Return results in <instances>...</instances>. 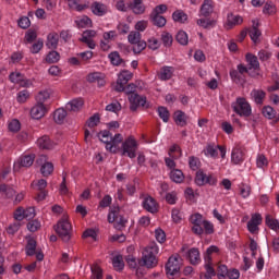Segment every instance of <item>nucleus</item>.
<instances>
[{
    "label": "nucleus",
    "mask_w": 279,
    "mask_h": 279,
    "mask_svg": "<svg viewBox=\"0 0 279 279\" xmlns=\"http://www.w3.org/2000/svg\"><path fill=\"white\" fill-rule=\"evenodd\" d=\"M59 40H60V35H58V33H50L47 36L46 47L48 49H58Z\"/></svg>",
    "instance_id": "obj_31"
},
{
    "label": "nucleus",
    "mask_w": 279,
    "mask_h": 279,
    "mask_svg": "<svg viewBox=\"0 0 279 279\" xmlns=\"http://www.w3.org/2000/svg\"><path fill=\"white\" fill-rule=\"evenodd\" d=\"M138 150V142H136L132 136L128 137L122 143V156H128V158H136V151Z\"/></svg>",
    "instance_id": "obj_6"
},
{
    "label": "nucleus",
    "mask_w": 279,
    "mask_h": 279,
    "mask_svg": "<svg viewBox=\"0 0 279 279\" xmlns=\"http://www.w3.org/2000/svg\"><path fill=\"white\" fill-rule=\"evenodd\" d=\"M36 240L33 238L27 240V244L25 246L26 256H34L36 255Z\"/></svg>",
    "instance_id": "obj_43"
},
{
    "label": "nucleus",
    "mask_w": 279,
    "mask_h": 279,
    "mask_svg": "<svg viewBox=\"0 0 279 279\" xmlns=\"http://www.w3.org/2000/svg\"><path fill=\"white\" fill-rule=\"evenodd\" d=\"M196 25L203 27V29H209V27L215 26V20H211L209 17H202L196 21Z\"/></svg>",
    "instance_id": "obj_44"
},
{
    "label": "nucleus",
    "mask_w": 279,
    "mask_h": 279,
    "mask_svg": "<svg viewBox=\"0 0 279 279\" xmlns=\"http://www.w3.org/2000/svg\"><path fill=\"white\" fill-rule=\"evenodd\" d=\"M128 40L131 45H136V43H141V33L138 31H133L129 34Z\"/></svg>",
    "instance_id": "obj_53"
},
{
    "label": "nucleus",
    "mask_w": 279,
    "mask_h": 279,
    "mask_svg": "<svg viewBox=\"0 0 279 279\" xmlns=\"http://www.w3.org/2000/svg\"><path fill=\"white\" fill-rule=\"evenodd\" d=\"M133 52L134 53H141L142 51H145L147 49V43L144 40L137 41L136 44H133Z\"/></svg>",
    "instance_id": "obj_59"
},
{
    "label": "nucleus",
    "mask_w": 279,
    "mask_h": 279,
    "mask_svg": "<svg viewBox=\"0 0 279 279\" xmlns=\"http://www.w3.org/2000/svg\"><path fill=\"white\" fill-rule=\"evenodd\" d=\"M83 106H84V99L74 98L65 105V110H68V112H80Z\"/></svg>",
    "instance_id": "obj_22"
},
{
    "label": "nucleus",
    "mask_w": 279,
    "mask_h": 279,
    "mask_svg": "<svg viewBox=\"0 0 279 279\" xmlns=\"http://www.w3.org/2000/svg\"><path fill=\"white\" fill-rule=\"evenodd\" d=\"M248 36L253 43H258V38H260V29L258 28H251L248 29Z\"/></svg>",
    "instance_id": "obj_62"
},
{
    "label": "nucleus",
    "mask_w": 279,
    "mask_h": 279,
    "mask_svg": "<svg viewBox=\"0 0 279 279\" xmlns=\"http://www.w3.org/2000/svg\"><path fill=\"white\" fill-rule=\"evenodd\" d=\"M129 8L134 14H145V4H143V0H131L129 2Z\"/></svg>",
    "instance_id": "obj_26"
},
{
    "label": "nucleus",
    "mask_w": 279,
    "mask_h": 279,
    "mask_svg": "<svg viewBox=\"0 0 279 279\" xmlns=\"http://www.w3.org/2000/svg\"><path fill=\"white\" fill-rule=\"evenodd\" d=\"M214 12H215V1L204 0L199 9V16H203L204 19H209V16H213Z\"/></svg>",
    "instance_id": "obj_14"
},
{
    "label": "nucleus",
    "mask_w": 279,
    "mask_h": 279,
    "mask_svg": "<svg viewBox=\"0 0 279 279\" xmlns=\"http://www.w3.org/2000/svg\"><path fill=\"white\" fill-rule=\"evenodd\" d=\"M158 116L159 118L163 121V123H169V109H167V107H159L157 109Z\"/></svg>",
    "instance_id": "obj_47"
},
{
    "label": "nucleus",
    "mask_w": 279,
    "mask_h": 279,
    "mask_svg": "<svg viewBox=\"0 0 279 279\" xmlns=\"http://www.w3.org/2000/svg\"><path fill=\"white\" fill-rule=\"evenodd\" d=\"M75 23L80 29H84V28L90 27V25H93V21L86 15L77 17Z\"/></svg>",
    "instance_id": "obj_40"
},
{
    "label": "nucleus",
    "mask_w": 279,
    "mask_h": 279,
    "mask_svg": "<svg viewBox=\"0 0 279 279\" xmlns=\"http://www.w3.org/2000/svg\"><path fill=\"white\" fill-rule=\"evenodd\" d=\"M244 160L245 154L243 153V149H241V146H235L231 153V162L233 165H243Z\"/></svg>",
    "instance_id": "obj_20"
},
{
    "label": "nucleus",
    "mask_w": 279,
    "mask_h": 279,
    "mask_svg": "<svg viewBox=\"0 0 279 279\" xmlns=\"http://www.w3.org/2000/svg\"><path fill=\"white\" fill-rule=\"evenodd\" d=\"M68 3L70 10H75V12H84L88 8L86 3H83L82 0H64Z\"/></svg>",
    "instance_id": "obj_29"
},
{
    "label": "nucleus",
    "mask_w": 279,
    "mask_h": 279,
    "mask_svg": "<svg viewBox=\"0 0 279 279\" xmlns=\"http://www.w3.org/2000/svg\"><path fill=\"white\" fill-rule=\"evenodd\" d=\"M123 88L124 89L122 90V93L129 95V101L131 104L130 109L132 110V112H136L138 108H144L145 110L149 108L147 97L134 93L136 90V85L132 83L128 86L124 85Z\"/></svg>",
    "instance_id": "obj_1"
},
{
    "label": "nucleus",
    "mask_w": 279,
    "mask_h": 279,
    "mask_svg": "<svg viewBox=\"0 0 279 279\" xmlns=\"http://www.w3.org/2000/svg\"><path fill=\"white\" fill-rule=\"evenodd\" d=\"M219 252V247L211 245L207 248L204 260L206 274L201 275V279H213V276H216L215 268L213 267V255Z\"/></svg>",
    "instance_id": "obj_3"
},
{
    "label": "nucleus",
    "mask_w": 279,
    "mask_h": 279,
    "mask_svg": "<svg viewBox=\"0 0 279 279\" xmlns=\"http://www.w3.org/2000/svg\"><path fill=\"white\" fill-rule=\"evenodd\" d=\"M109 58L111 60V64H113L114 66H119V64L123 62V59H121V56H119V52H111L109 54Z\"/></svg>",
    "instance_id": "obj_60"
},
{
    "label": "nucleus",
    "mask_w": 279,
    "mask_h": 279,
    "mask_svg": "<svg viewBox=\"0 0 279 279\" xmlns=\"http://www.w3.org/2000/svg\"><path fill=\"white\" fill-rule=\"evenodd\" d=\"M171 217L174 223H180V221H182V213L178 208L172 209Z\"/></svg>",
    "instance_id": "obj_63"
},
{
    "label": "nucleus",
    "mask_w": 279,
    "mask_h": 279,
    "mask_svg": "<svg viewBox=\"0 0 279 279\" xmlns=\"http://www.w3.org/2000/svg\"><path fill=\"white\" fill-rule=\"evenodd\" d=\"M172 19L174 21V23H186V21H189V15L182 11V10H177L172 13Z\"/></svg>",
    "instance_id": "obj_37"
},
{
    "label": "nucleus",
    "mask_w": 279,
    "mask_h": 279,
    "mask_svg": "<svg viewBox=\"0 0 279 279\" xmlns=\"http://www.w3.org/2000/svg\"><path fill=\"white\" fill-rule=\"evenodd\" d=\"M243 23V17L240 15H234L233 13H229L227 16V27L228 29H232L234 25H241Z\"/></svg>",
    "instance_id": "obj_34"
},
{
    "label": "nucleus",
    "mask_w": 279,
    "mask_h": 279,
    "mask_svg": "<svg viewBox=\"0 0 279 279\" xmlns=\"http://www.w3.org/2000/svg\"><path fill=\"white\" fill-rule=\"evenodd\" d=\"M32 186L35 189V191H39L37 193V202H43L47 198L48 192L45 190L47 189V180L40 179L38 181H34Z\"/></svg>",
    "instance_id": "obj_12"
},
{
    "label": "nucleus",
    "mask_w": 279,
    "mask_h": 279,
    "mask_svg": "<svg viewBox=\"0 0 279 279\" xmlns=\"http://www.w3.org/2000/svg\"><path fill=\"white\" fill-rule=\"evenodd\" d=\"M43 47H45V41H43V39H38L31 46L29 51L31 53H40Z\"/></svg>",
    "instance_id": "obj_48"
},
{
    "label": "nucleus",
    "mask_w": 279,
    "mask_h": 279,
    "mask_svg": "<svg viewBox=\"0 0 279 279\" xmlns=\"http://www.w3.org/2000/svg\"><path fill=\"white\" fill-rule=\"evenodd\" d=\"M206 219H204V216L202 214L196 213L190 216V223H192V232L194 234H197L198 236H202L204 234V222Z\"/></svg>",
    "instance_id": "obj_7"
},
{
    "label": "nucleus",
    "mask_w": 279,
    "mask_h": 279,
    "mask_svg": "<svg viewBox=\"0 0 279 279\" xmlns=\"http://www.w3.org/2000/svg\"><path fill=\"white\" fill-rule=\"evenodd\" d=\"M170 179L172 180V182L181 184V182H184V173L180 169H173L170 172Z\"/></svg>",
    "instance_id": "obj_39"
},
{
    "label": "nucleus",
    "mask_w": 279,
    "mask_h": 279,
    "mask_svg": "<svg viewBox=\"0 0 279 279\" xmlns=\"http://www.w3.org/2000/svg\"><path fill=\"white\" fill-rule=\"evenodd\" d=\"M96 36H97V32L93 29L85 31L82 34L81 43H84L85 45H87L89 49H95L96 44H95V40H93V38H95Z\"/></svg>",
    "instance_id": "obj_16"
},
{
    "label": "nucleus",
    "mask_w": 279,
    "mask_h": 279,
    "mask_svg": "<svg viewBox=\"0 0 279 279\" xmlns=\"http://www.w3.org/2000/svg\"><path fill=\"white\" fill-rule=\"evenodd\" d=\"M246 62L248 64V69L252 71H259L260 70V62H258V57L252 54V53H246L245 56Z\"/></svg>",
    "instance_id": "obj_30"
},
{
    "label": "nucleus",
    "mask_w": 279,
    "mask_h": 279,
    "mask_svg": "<svg viewBox=\"0 0 279 279\" xmlns=\"http://www.w3.org/2000/svg\"><path fill=\"white\" fill-rule=\"evenodd\" d=\"M173 119L177 125H179L180 128H185L189 117L186 116V113H184V111L178 110L174 112Z\"/></svg>",
    "instance_id": "obj_32"
},
{
    "label": "nucleus",
    "mask_w": 279,
    "mask_h": 279,
    "mask_svg": "<svg viewBox=\"0 0 279 279\" xmlns=\"http://www.w3.org/2000/svg\"><path fill=\"white\" fill-rule=\"evenodd\" d=\"M229 75L234 84H245V75H242L236 70H230Z\"/></svg>",
    "instance_id": "obj_41"
},
{
    "label": "nucleus",
    "mask_w": 279,
    "mask_h": 279,
    "mask_svg": "<svg viewBox=\"0 0 279 279\" xmlns=\"http://www.w3.org/2000/svg\"><path fill=\"white\" fill-rule=\"evenodd\" d=\"M87 82L90 84H97L98 88H102V86H106V74L93 72L87 75Z\"/></svg>",
    "instance_id": "obj_15"
},
{
    "label": "nucleus",
    "mask_w": 279,
    "mask_h": 279,
    "mask_svg": "<svg viewBox=\"0 0 279 279\" xmlns=\"http://www.w3.org/2000/svg\"><path fill=\"white\" fill-rule=\"evenodd\" d=\"M54 121L60 125L64 123V120L66 119V110L64 108H59L53 113Z\"/></svg>",
    "instance_id": "obj_42"
},
{
    "label": "nucleus",
    "mask_w": 279,
    "mask_h": 279,
    "mask_svg": "<svg viewBox=\"0 0 279 279\" xmlns=\"http://www.w3.org/2000/svg\"><path fill=\"white\" fill-rule=\"evenodd\" d=\"M155 239L158 243H165L167 241V234L162 229H157L155 231Z\"/></svg>",
    "instance_id": "obj_61"
},
{
    "label": "nucleus",
    "mask_w": 279,
    "mask_h": 279,
    "mask_svg": "<svg viewBox=\"0 0 279 279\" xmlns=\"http://www.w3.org/2000/svg\"><path fill=\"white\" fill-rule=\"evenodd\" d=\"M35 158L36 157L34 155H23L17 159V161L14 162L13 171H21L23 167H32L34 165Z\"/></svg>",
    "instance_id": "obj_13"
},
{
    "label": "nucleus",
    "mask_w": 279,
    "mask_h": 279,
    "mask_svg": "<svg viewBox=\"0 0 279 279\" xmlns=\"http://www.w3.org/2000/svg\"><path fill=\"white\" fill-rule=\"evenodd\" d=\"M263 223V216L260 214H254L251 220L247 222V230L251 234H256L258 232V226Z\"/></svg>",
    "instance_id": "obj_17"
},
{
    "label": "nucleus",
    "mask_w": 279,
    "mask_h": 279,
    "mask_svg": "<svg viewBox=\"0 0 279 279\" xmlns=\"http://www.w3.org/2000/svg\"><path fill=\"white\" fill-rule=\"evenodd\" d=\"M189 165H190V169H192V171H197V169H199V166L202 165V162L199 161V158H197L195 156H191V157H189Z\"/></svg>",
    "instance_id": "obj_55"
},
{
    "label": "nucleus",
    "mask_w": 279,
    "mask_h": 279,
    "mask_svg": "<svg viewBox=\"0 0 279 279\" xmlns=\"http://www.w3.org/2000/svg\"><path fill=\"white\" fill-rule=\"evenodd\" d=\"M112 267L116 271H123L125 268V262L123 260V255L116 254L111 258Z\"/></svg>",
    "instance_id": "obj_28"
},
{
    "label": "nucleus",
    "mask_w": 279,
    "mask_h": 279,
    "mask_svg": "<svg viewBox=\"0 0 279 279\" xmlns=\"http://www.w3.org/2000/svg\"><path fill=\"white\" fill-rule=\"evenodd\" d=\"M158 252H160V248L156 242H150L146 247H144L142 256L144 267L154 269V267L158 265Z\"/></svg>",
    "instance_id": "obj_2"
},
{
    "label": "nucleus",
    "mask_w": 279,
    "mask_h": 279,
    "mask_svg": "<svg viewBox=\"0 0 279 279\" xmlns=\"http://www.w3.org/2000/svg\"><path fill=\"white\" fill-rule=\"evenodd\" d=\"M187 260L191 265H199L202 263V257L199 256V250L191 248L186 254Z\"/></svg>",
    "instance_id": "obj_27"
},
{
    "label": "nucleus",
    "mask_w": 279,
    "mask_h": 279,
    "mask_svg": "<svg viewBox=\"0 0 279 279\" xmlns=\"http://www.w3.org/2000/svg\"><path fill=\"white\" fill-rule=\"evenodd\" d=\"M120 143H123V135L119 133L114 136L111 135V142L106 145L107 151H110L111 154H117Z\"/></svg>",
    "instance_id": "obj_18"
},
{
    "label": "nucleus",
    "mask_w": 279,
    "mask_h": 279,
    "mask_svg": "<svg viewBox=\"0 0 279 279\" xmlns=\"http://www.w3.org/2000/svg\"><path fill=\"white\" fill-rule=\"evenodd\" d=\"M177 40L180 45H189V35L184 31L177 34Z\"/></svg>",
    "instance_id": "obj_58"
},
{
    "label": "nucleus",
    "mask_w": 279,
    "mask_h": 279,
    "mask_svg": "<svg viewBox=\"0 0 279 279\" xmlns=\"http://www.w3.org/2000/svg\"><path fill=\"white\" fill-rule=\"evenodd\" d=\"M265 221H266V226H268L270 230H275V231L279 230L278 220L274 219L271 216L267 215Z\"/></svg>",
    "instance_id": "obj_49"
},
{
    "label": "nucleus",
    "mask_w": 279,
    "mask_h": 279,
    "mask_svg": "<svg viewBox=\"0 0 279 279\" xmlns=\"http://www.w3.org/2000/svg\"><path fill=\"white\" fill-rule=\"evenodd\" d=\"M54 230L57 234H59L60 239L64 241V243H69V241H71L73 227L71 226V222L68 219H60L57 226H54Z\"/></svg>",
    "instance_id": "obj_5"
},
{
    "label": "nucleus",
    "mask_w": 279,
    "mask_h": 279,
    "mask_svg": "<svg viewBox=\"0 0 279 279\" xmlns=\"http://www.w3.org/2000/svg\"><path fill=\"white\" fill-rule=\"evenodd\" d=\"M36 38H38V34L36 33V31L29 29L25 34V44L32 45V43H34V40H36Z\"/></svg>",
    "instance_id": "obj_56"
},
{
    "label": "nucleus",
    "mask_w": 279,
    "mask_h": 279,
    "mask_svg": "<svg viewBox=\"0 0 279 279\" xmlns=\"http://www.w3.org/2000/svg\"><path fill=\"white\" fill-rule=\"evenodd\" d=\"M231 108L233 112L239 114V117H252V106L250 105L247 99L243 97H238L236 100L232 102Z\"/></svg>",
    "instance_id": "obj_4"
},
{
    "label": "nucleus",
    "mask_w": 279,
    "mask_h": 279,
    "mask_svg": "<svg viewBox=\"0 0 279 279\" xmlns=\"http://www.w3.org/2000/svg\"><path fill=\"white\" fill-rule=\"evenodd\" d=\"M195 184H197V186H204L206 184L215 186V184H217V178L213 174H206L204 171L199 170L196 172Z\"/></svg>",
    "instance_id": "obj_10"
},
{
    "label": "nucleus",
    "mask_w": 279,
    "mask_h": 279,
    "mask_svg": "<svg viewBox=\"0 0 279 279\" xmlns=\"http://www.w3.org/2000/svg\"><path fill=\"white\" fill-rule=\"evenodd\" d=\"M251 97L257 104V106H263V101H265V97L267 94L262 89H253L251 92Z\"/></svg>",
    "instance_id": "obj_33"
},
{
    "label": "nucleus",
    "mask_w": 279,
    "mask_h": 279,
    "mask_svg": "<svg viewBox=\"0 0 279 279\" xmlns=\"http://www.w3.org/2000/svg\"><path fill=\"white\" fill-rule=\"evenodd\" d=\"M98 137L101 141V143H105L106 145H108V143L112 141V133H110V131H101L98 134Z\"/></svg>",
    "instance_id": "obj_54"
},
{
    "label": "nucleus",
    "mask_w": 279,
    "mask_h": 279,
    "mask_svg": "<svg viewBox=\"0 0 279 279\" xmlns=\"http://www.w3.org/2000/svg\"><path fill=\"white\" fill-rule=\"evenodd\" d=\"M150 21L156 27H165L167 25V19H165V16L162 15H158L155 13L150 14Z\"/></svg>",
    "instance_id": "obj_38"
},
{
    "label": "nucleus",
    "mask_w": 279,
    "mask_h": 279,
    "mask_svg": "<svg viewBox=\"0 0 279 279\" xmlns=\"http://www.w3.org/2000/svg\"><path fill=\"white\" fill-rule=\"evenodd\" d=\"M51 97V93L49 90H41L36 96L37 104H45Z\"/></svg>",
    "instance_id": "obj_50"
},
{
    "label": "nucleus",
    "mask_w": 279,
    "mask_h": 279,
    "mask_svg": "<svg viewBox=\"0 0 279 279\" xmlns=\"http://www.w3.org/2000/svg\"><path fill=\"white\" fill-rule=\"evenodd\" d=\"M40 228V221L38 220H31L27 223V230H29V232H36L38 229Z\"/></svg>",
    "instance_id": "obj_64"
},
{
    "label": "nucleus",
    "mask_w": 279,
    "mask_h": 279,
    "mask_svg": "<svg viewBox=\"0 0 279 279\" xmlns=\"http://www.w3.org/2000/svg\"><path fill=\"white\" fill-rule=\"evenodd\" d=\"M142 206L144 210H147V213H158V203H156V199L151 196H147L144 198Z\"/></svg>",
    "instance_id": "obj_21"
},
{
    "label": "nucleus",
    "mask_w": 279,
    "mask_h": 279,
    "mask_svg": "<svg viewBox=\"0 0 279 279\" xmlns=\"http://www.w3.org/2000/svg\"><path fill=\"white\" fill-rule=\"evenodd\" d=\"M0 194L5 199H12V197H14V195H16V191H14V189H12L9 185L0 184Z\"/></svg>",
    "instance_id": "obj_36"
},
{
    "label": "nucleus",
    "mask_w": 279,
    "mask_h": 279,
    "mask_svg": "<svg viewBox=\"0 0 279 279\" xmlns=\"http://www.w3.org/2000/svg\"><path fill=\"white\" fill-rule=\"evenodd\" d=\"M214 234L215 233V225L213 222L205 220L203 222V234Z\"/></svg>",
    "instance_id": "obj_57"
},
{
    "label": "nucleus",
    "mask_w": 279,
    "mask_h": 279,
    "mask_svg": "<svg viewBox=\"0 0 279 279\" xmlns=\"http://www.w3.org/2000/svg\"><path fill=\"white\" fill-rule=\"evenodd\" d=\"M47 106L45 104H36L32 109H31V117L32 119H43L45 114H47Z\"/></svg>",
    "instance_id": "obj_19"
},
{
    "label": "nucleus",
    "mask_w": 279,
    "mask_h": 279,
    "mask_svg": "<svg viewBox=\"0 0 279 279\" xmlns=\"http://www.w3.org/2000/svg\"><path fill=\"white\" fill-rule=\"evenodd\" d=\"M180 255L169 257L166 264L167 276H178L180 274Z\"/></svg>",
    "instance_id": "obj_8"
},
{
    "label": "nucleus",
    "mask_w": 279,
    "mask_h": 279,
    "mask_svg": "<svg viewBox=\"0 0 279 279\" xmlns=\"http://www.w3.org/2000/svg\"><path fill=\"white\" fill-rule=\"evenodd\" d=\"M41 174L44 178H48V175H51L53 173V163L46 161L40 169Z\"/></svg>",
    "instance_id": "obj_45"
},
{
    "label": "nucleus",
    "mask_w": 279,
    "mask_h": 279,
    "mask_svg": "<svg viewBox=\"0 0 279 279\" xmlns=\"http://www.w3.org/2000/svg\"><path fill=\"white\" fill-rule=\"evenodd\" d=\"M262 114L266 119H276V110H274V108L271 106L264 107L262 110Z\"/></svg>",
    "instance_id": "obj_52"
},
{
    "label": "nucleus",
    "mask_w": 279,
    "mask_h": 279,
    "mask_svg": "<svg viewBox=\"0 0 279 279\" xmlns=\"http://www.w3.org/2000/svg\"><path fill=\"white\" fill-rule=\"evenodd\" d=\"M90 9L95 16H106L108 14V7L100 2H94Z\"/></svg>",
    "instance_id": "obj_24"
},
{
    "label": "nucleus",
    "mask_w": 279,
    "mask_h": 279,
    "mask_svg": "<svg viewBox=\"0 0 279 279\" xmlns=\"http://www.w3.org/2000/svg\"><path fill=\"white\" fill-rule=\"evenodd\" d=\"M203 154L207 158H213L214 160H217V158H219V147L215 146V144H207L203 150Z\"/></svg>",
    "instance_id": "obj_25"
},
{
    "label": "nucleus",
    "mask_w": 279,
    "mask_h": 279,
    "mask_svg": "<svg viewBox=\"0 0 279 279\" xmlns=\"http://www.w3.org/2000/svg\"><path fill=\"white\" fill-rule=\"evenodd\" d=\"M175 69L173 66L165 65L158 72V77L161 82H167L173 77Z\"/></svg>",
    "instance_id": "obj_23"
},
{
    "label": "nucleus",
    "mask_w": 279,
    "mask_h": 279,
    "mask_svg": "<svg viewBox=\"0 0 279 279\" xmlns=\"http://www.w3.org/2000/svg\"><path fill=\"white\" fill-rule=\"evenodd\" d=\"M27 99H29V90L23 89L17 93V96H16L17 104H25L27 102Z\"/></svg>",
    "instance_id": "obj_51"
},
{
    "label": "nucleus",
    "mask_w": 279,
    "mask_h": 279,
    "mask_svg": "<svg viewBox=\"0 0 279 279\" xmlns=\"http://www.w3.org/2000/svg\"><path fill=\"white\" fill-rule=\"evenodd\" d=\"M46 62L48 64H56V62H60V53L58 51H50L46 57Z\"/></svg>",
    "instance_id": "obj_46"
},
{
    "label": "nucleus",
    "mask_w": 279,
    "mask_h": 279,
    "mask_svg": "<svg viewBox=\"0 0 279 279\" xmlns=\"http://www.w3.org/2000/svg\"><path fill=\"white\" fill-rule=\"evenodd\" d=\"M109 223H118L119 226H125L128 223V219L121 215V208L119 207H111L109 215H108Z\"/></svg>",
    "instance_id": "obj_11"
},
{
    "label": "nucleus",
    "mask_w": 279,
    "mask_h": 279,
    "mask_svg": "<svg viewBox=\"0 0 279 279\" xmlns=\"http://www.w3.org/2000/svg\"><path fill=\"white\" fill-rule=\"evenodd\" d=\"M132 77H134V74L128 70L120 72L117 83L113 86L114 90H117V93H123V86H128V82H130Z\"/></svg>",
    "instance_id": "obj_9"
},
{
    "label": "nucleus",
    "mask_w": 279,
    "mask_h": 279,
    "mask_svg": "<svg viewBox=\"0 0 279 279\" xmlns=\"http://www.w3.org/2000/svg\"><path fill=\"white\" fill-rule=\"evenodd\" d=\"M37 145L40 147V149H53L54 143L51 142V138L49 136L44 135L43 137L37 140Z\"/></svg>",
    "instance_id": "obj_35"
}]
</instances>
